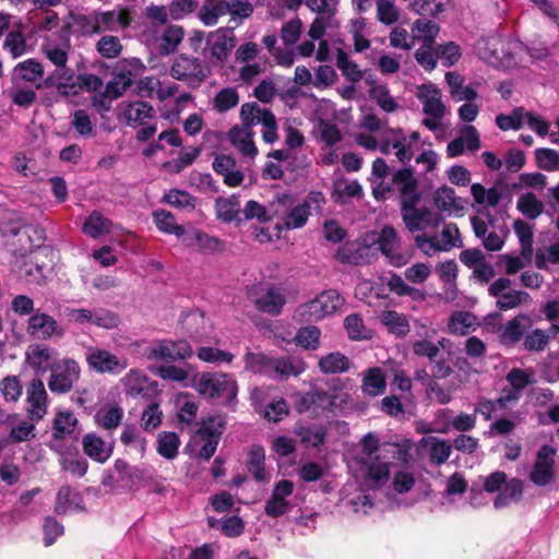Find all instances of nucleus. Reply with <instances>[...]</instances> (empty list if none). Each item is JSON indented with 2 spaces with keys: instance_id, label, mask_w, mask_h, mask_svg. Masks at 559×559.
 <instances>
[{
  "instance_id": "1",
  "label": "nucleus",
  "mask_w": 559,
  "mask_h": 559,
  "mask_svg": "<svg viewBox=\"0 0 559 559\" xmlns=\"http://www.w3.org/2000/svg\"><path fill=\"white\" fill-rule=\"evenodd\" d=\"M361 448L362 481L367 490L381 489L389 484L392 461L404 465L412 459L408 447L397 443L380 445L379 439L372 433L364 437Z\"/></svg>"
},
{
  "instance_id": "2",
  "label": "nucleus",
  "mask_w": 559,
  "mask_h": 559,
  "mask_svg": "<svg viewBox=\"0 0 559 559\" xmlns=\"http://www.w3.org/2000/svg\"><path fill=\"white\" fill-rule=\"evenodd\" d=\"M325 197L321 191H310L300 202L293 194L278 193L274 214L280 219L275 225V238L280 239L283 230L302 228L312 212H321Z\"/></svg>"
},
{
  "instance_id": "3",
  "label": "nucleus",
  "mask_w": 559,
  "mask_h": 559,
  "mask_svg": "<svg viewBox=\"0 0 559 559\" xmlns=\"http://www.w3.org/2000/svg\"><path fill=\"white\" fill-rule=\"evenodd\" d=\"M510 38L493 34L479 38L474 46L479 59L492 68L507 69L514 64L513 49L515 47Z\"/></svg>"
},
{
  "instance_id": "4",
  "label": "nucleus",
  "mask_w": 559,
  "mask_h": 559,
  "mask_svg": "<svg viewBox=\"0 0 559 559\" xmlns=\"http://www.w3.org/2000/svg\"><path fill=\"white\" fill-rule=\"evenodd\" d=\"M418 132H406L401 128H389L380 135L379 151L384 155H393L404 166L408 165L418 148Z\"/></svg>"
},
{
  "instance_id": "5",
  "label": "nucleus",
  "mask_w": 559,
  "mask_h": 559,
  "mask_svg": "<svg viewBox=\"0 0 559 559\" xmlns=\"http://www.w3.org/2000/svg\"><path fill=\"white\" fill-rule=\"evenodd\" d=\"M484 488L489 493H497L493 507L502 509L512 502H518L523 495V481L519 478H508L507 474L496 471L486 476Z\"/></svg>"
},
{
  "instance_id": "6",
  "label": "nucleus",
  "mask_w": 559,
  "mask_h": 559,
  "mask_svg": "<svg viewBox=\"0 0 559 559\" xmlns=\"http://www.w3.org/2000/svg\"><path fill=\"white\" fill-rule=\"evenodd\" d=\"M71 48L69 26L48 35L41 45L46 58L56 67L51 79H57V82H59V75L64 74V71H72L67 68Z\"/></svg>"
},
{
  "instance_id": "7",
  "label": "nucleus",
  "mask_w": 559,
  "mask_h": 559,
  "mask_svg": "<svg viewBox=\"0 0 559 559\" xmlns=\"http://www.w3.org/2000/svg\"><path fill=\"white\" fill-rule=\"evenodd\" d=\"M513 282L506 276L498 277L488 286V294L496 299L499 310L508 311L532 302L530 294L512 287Z\"/></svg>"
},
{
  "instance_id": "8",
  "label": "nucleus",
  "mask_w": 559,
  "mask_h": 559,
  "mask_svg": "<svg viewBox=\"0 0 559 559\" xmlns=\"http://www.w3.org/2000/svg\"><path fill=\"white\" fill-rule=\"evenodd\" d=\"M210 73L209 66L200 58L180 55L171 66L170 75L186 82L190 87H198L207 78Z\"/></svg>"
},
{
  "instance_id": "9",
  "label": "nucleus",
  "mask_w": 559,
  "mask_h": 559,
  "mask_svg": "<svg viewBox=\"0 0 559 559\" xmlns=\"http://www.w3.org/2000/svg\"><path fill=\"white\" fill-rule=\"evenodd\" d=\"M240 117L246 127L262 126V138L266 143L277 140V124L273 112L257 103H246L241 106Z\"/></svg>"
},
{
  "instance_id": "10",
  "label": "nucleus",
  "mask_w": 559,
  "mask_h": 559,
  "mask_svg": "<svg viewBox=\"0 0 559 559\" xmlns=\"http://www.w3.org/2000/svg\"><path fill=\"white\" fill-rule=\"evenodd\" d=\"M198 391L209 397H223L233 401L237 396L238 388L235 379L222 372L202 373L198 383Z\"/></svg>"
},
{
  "instance_id": "11",
  "label": "nucleus",
  "mask_w": 559,
  "mask_h": 559,
  "mask_svg": "<svg viewBox=\"0 0 559 559\" xmlns=\"http://www.w3.org/2000/svg\"><path fill=\"white\" fill-rule=\"evenodd\" d=\"M79 364L71 358L61 359L50 367L48 388L52 393L64 394L71 391L80 378Z\"/></svg>"
},
{
  "instance_id": "12",
  "label": "nucleus",
  "mask_w": 559,
  "mask_h": 559,
  "mask_svg": "<svg viewBox=\"0 0 559 559\" xmlns=\"http://www.w3.org/2000/svg\"><path fill=\"white\" fill-rule=\"evenodd\" d=\"M418 203H405L400 206L401 216L409 233L425 231L437 228L441 223V216L428 207H418Z\"/></svg>"
},
{
  "instance_id": "13",
  "label": "nucleus",
  "mask_w": 559,
  "mask_h": 559,
  "mask_svg": "<svg viewBox=\"0 0 559 559\" xmlns=\"http://www.w3.org/2000/svg\"><path fill=\"white\" fill-rule=\"evenodd\" d=\"M309 10L317 13L311 23L308 35L312 40H319L328 27L333 25V17L337 11L338 0H306Z\"/></svg>"
},
{
  "instance_id": "14",
  "label": "nucleus",
  "mask_w": 559,
  "mask_h": 559,
  "mask_svg": "<svg viewBox=\"0 0 559 559\" xmlns=\"http://www.w3.org/2000/svg\"><path fill=\"white\" fill-rule=\"evenodd\" d=\"M557 450L549 444L539 448L535 462L528 473V479L538 487L549 485L555 475V456Z\"/></svg>"
},
{
  "instance_id": "15",
  "label": "nucleus",
  "mask_w": 559,
  "mask_h": 559,
  "mask_svg": "<svg viewBox=\"0 0 559 559\" xmlns=\"http://www.w3.org/2000/svg\"><path fill=\"white\" fill-rule=\"evenodd\" d=\"M145 356L150 360L176 361L191 357L192 347L183 340L177 342L163 340L152 343L145 349Z\"/></svg>"
},
{
  "instance_id": "16",
  "label": "nucleus",
  "mask_w": 559,
  "mask_h": 559,
  "mask_svg": "<svg viewBox=\"0 0 559 559\" xmlns=\"http://www.w3.org/2000/svg\"><path fill=\"white\" fill-rule=\"evenodd\" d=\"M286 301V289L282 284L263 285L254 296L257 309L271 316H278Z\"/></svg>"
},
{
  "instance_id": "17",
  "label": "nucleus",
  "mask_w": 559,
  "mask_h": 559,
  "mask_svg": "<svg viewBox=\"0 0 559 559\" xmlns=\"http://www.w3.org/2000/svg\"><path fill=\"white\" fill-rule=\"evenodd\" d=\"M368 180L377 201H385L394 197L393 173L390 176V167L383 158L373 160Z\"/></svg>"
},
{
  "instance_id": "18",
  "label": "nucleus",
  "mask_w": 559,
  "mask_h": 559,
  "mask_svg": "<svg viewBox=\"0 0 559 559\" xmlns=\"http://www.w3.org/2000/svg\"><path fill=\"white\" fill-rule=\"evenodd\" d=\"M26 414L32 421H40L48 412L49 397L44 382L34 378L26 386Z\"/></svg>"
},
{
  "instance_id": "19",
  "label": "nucleus",
  "mask_w": 559,
  "mask_h": 559,
  "mask_svg": "<svg viewBox=\"0 0 559 559\" xmlns=\"http://www.w3.org/2000/svg\"><path fill=\"white\" fill-rule=\"evenodd\" d=\"M295 489L294 483L288 479L278 480L264 504V513L270 518H280L288 513L293 504L289 501Z\"/></svg>"
},
{
  "instance_id": "20",
  "label": "nucleus",
  "mask_w": 559,
  "mask_h": 559,
  "mask_svg": "<svg viewBox=\"0 0 559 559\" xmlns=\"http://www.w3.org/2000/svg\"><path fill=\"white\" fill-rule=\"evenodd\" d=\"M394 195L397 194L400 206L405 203H419L420 192L413 167H402L393 171Z\"/></svg>"
},
{
  "instance_id": "21",
  "label": "nucleus",
  "mask_w": 559,
  "mask_h": 559,
  "mask_svg": "<svg viewBox=\"0 0 559 559\" xmlns=\"http://www.w3.org/2000/svg\"><path fill=\"white\" fill-rule=\"evenodd\" d=\"M57 88L66 94H76L79 90L87 92H96L103 87L102 79L93 73H81L75 75L72 71H64L59 75V82L56 83Z\"/></svg>"
},
{
  "instance_id": "22",
  "label": "nucleus",
  "mask_w": 559,
  "mask_h": 559,
  "mask_svg": "<svg viewBox=\"0 0 559 559\" xmlns=\"http://www.w3.org/2000/svg\"><path fill=\"white\" fill-rule=\"evenodd\" d=\"M345 302L344 297L335 289L322 292L306 305L311 320L318 321L340 310Z\"/></svg>"
},
{
  "instance_id": "23",
  "label": "nucleus",
  "mask_w": 559,
  "mask_h": 559,
  "mask_svg": "<svg viewBox=\"0 0 559 559\" xmlns=\"http://www.w3.org/2000/svg\"><path fill=\"white\" fill-rule=\"evenodd\" d=\"M26 331L33 338L47 341L52 336H62L63 330L58 322L49 314L36 310L28 320Z\"/></svg>"
},
{
  "instance_id": "24",
  "label": "nucleus",
  "mask_w": 559,
  "mask_h": 559,
  "mask_svg": "<svg viewBox=\"0 0 559 559\" xmlns=\"http://www.w3.org/2000/svg\"><path fill=\"white\" fill-rule=\"evenodd\" d=\"M424 332H417L423 338L416 340L412 343V350L418 357H425L430 361H435L440 356L441 349L447 348L450 341L445 337L439 338L437 342L431 341V337L437 333L435 329L423 325Z\"/></svg>"
},
{
  "instance_id": "25",
  "label": "nucleus",
  "mask_w": 559,
  "mask_h": 559,
  "mask_svg": "<svg viewBox=\"0 0 559 559\" xmlns=\"http://www.w3.org/2000/svg\"><path fill=\"white\" fill-rule=\"evenodd\" d=\"M114 472L117 474V483L129 490H138L151 478L147 469L129 465L123 460H116Z\"/></svg>"
},
{
  "instance_id": "26",
  "label": "nucleus",
  "mask_w": 559,
  "mask_h": 559,
  "mask_svg": "<svg viewBox=\"0 0 559 559\" xmlns=\"http://www.w3.org/2000/svg\"><path fill=\"white\" fill-rule=\"evenodd\" d=\"M86 360L92 369L100 373H119L128 366L127 360L99 348H90Z\"/></svg>"
},
{
  "instance_id": "27",
  "label": "nucleus",
  "mask_w": 559,
  "mask_h": 559,
  "mask_svg": "<svg viewBox=\"0 0 559 559\" xmlns=\"http://www.w3.org/2000/svg\"><path fill=\"white\" fill-rule=\"evenodd\" d=\"M378 245L380 251L393 266L401 267L408 262L409 257L399 251L400 240L393 227L385 226L382 228L378 238Z\"/></svg>"
},
{
  "instance_id": "28",
  "label": "nucleus",
  "mask_w": 559,
  "mask_h": 559,
  "mask_svg": "<svg viewBox=\"0 0 559 559\" xmlns=\"http://www.w3.org/2000/svg\"><path fill=\"white\" fill-rule=\"evenodd\" d=\"M417 98L423 105L424 112L435 119L443 118L445 106L442 103L441 91L432 83L423 84L416 93Z\"/></svg>"
},
{
  "instance_id": "29",
  "label": "nucleus",
  "mask_w": 559,
  "mask_h": 559,
  "mask_svg": "<svg viewBox=\"0 0 559 559\" xmlns=\"http://www.w3.org/2000/svg\"><path fill=\"white\" fill-rule=\"evenodd\" d=\"M533 321L527 314H518L509 320L500 330L499 340L504 346L512 347L524 338V334L531 329Z\"/></svg>"
},
{
  "instance_id": "30",
  "label": "nucleus",
  "mask_w": 559,
  "mask_h": 559,
  "mask_svg": "<svg viewBox=\"0 0 559 559\" xmlns=\"http://www.w3.org/2000/svg\"><path fill=\"white\" fill-rule=\"evenodd\" d=\"M123 381L127 394L132 397L147 396L150 392L157 393V382L140 370L131 369Z\"/></svg>"
},
{
  "instance_id": "31",
  "label": "nucleus",
  "mask_w": 559,
  "mask_h": 559,
  "mask_svg": "<svg viewBox=\"0 0 559 559\" xmlns=\"http://www.w3.org/2000/svg\"><path fill=\"white\" fill-rule=\"evenodd\" d=\"M58 352L47 345L35 344L29 346L26 353V359L36 374H44L53 365Z\"/></svg>"
},
{
  "instance_id": "32",
  "label": "nucleus",
  "mask_w": 559,
  "mask_h": 559,
  "mask_svg": "<svg viewBox=\"0 0 559 559\" xmlns=\"http://www.w3.org/2000/svg\"><path fill=\"white\" fill-rule=\"evenodd\" d=\"M209 49L215 59L223 61L235 47V34L230 27L218 28L207 40Z\"/></svg>"
},
{
  "instance_id": "33",
  "label": "nucleus",
  "mask_w": 559,
  "mask_h": 559,
  "mask_svg": "<svg viewBox=\"0 0 559 559\" xmlns=\"http://www.w3.org/2000/svg\"><path fill=\"white\" fill-rule=\"evenodd\" d=\"M76 425L78 419L72 412H58L53 419L52 440L49 447L55 451H59L62 448L60 441L72 435Z\"/></svg>"
},
{
  "instance_id": "34",
  "label": "nucleus",
  "mask_w": 559,
  "mask_h": 559,
  "mask_svg": "<svg viewBox=\"0 0 559 559\" xmlns=\"http://www.w3.org/2000/svg\"><path fill=\"white\" fill-rule=\"evenodd\" d=\"M306 370L305 361L296 356L273 358L270 378L284 380L290 376L297 377Z\"/></svg>"
},
{
  "instance_id": "35",
  "label": "nucleus",
  "mask_w": 559,
  "mask_h": 559,
  "mask_svg": "<svg viewBox=\"0 0 559 559\" xmlns=\"http://www.w3.org/2000/svg\"><path fill=\"white\" fill-rule=\"evenodd\" d=\"M155 110L152 105L143 100H135L127 104L122 109V118L128 126L136 128L146 124L153 117Z\"/></svg>"
},
{
  "instance_id": "36",
  "label": "nucleus",
  "mask_w": 559,
  "mask_h": 559,
  "mask_svg": "<svg viewBox=\"0 0 559 559\" xmlns=\"http://www.w3.org/2000/svg\"><path fill=\"white\" fill-rule=\"evenodd\" d=\"M82 447L84 453L98 463H105L112 454V447L94 432L83 437Z\"/></svg>"
},
{
  "instance_id": "37",
  "label": "nucleus",
  "mask_w": 559,
  "mask_h": 559,
  "mask_svg": "<svg viewBox=\"0 0 559 559\" xmlns=\"http://www.w3.org/2000/svg\"><path fill=\"white\" fill-rule=\"evenodd\" d=\"M5 423L12 425V428L8 436V441L10 443H21L29 441L36 437V421H32L29 419L17 420V415L12 414L7 416Z\"/></svg>"
},
{
  "instance_id": "38",
  "label": "nucleus",
  "mask_w": 559,
  "mask_h": 559,
  "mask_svg": "<svg viewBox=\"0 0 559 559\" xmlns=\"http://www.w3.org/2000/svg\"><path fill=\"white\" fill-rule=\"evenodd\" d=\"M361 391L364 394L376 397L385 392V376L380 367L368 368L361 373Z\"/></svg>"
},
{
  "instance_id": "39",
  "label": "nucleus",
  "mask_w": 559,
  "mask_h": 559,
  "mask_svg": "<svg viewBox=\"0 0 559 559\" xmlns=\"http://www.w3.org/2000/svg\"><path fill=\"white\" fill-rule=\"evenodd\" d=\"M182 241L187 246H195L202 253H215L224 249V242L221 239L201 230H193L191 234L186 235Z\"/></svg>"
},
{
  "instance_id": "40",
  "label": "nucleus",
  "mask_w": 559,
  "mask_h": 559,
  "mask_svg": "<svg viewBox=\"0 0 559 559\" xmlns=\"http://www.w3.org/2000/svg\"><path fill=\"white\" fill-rule=\"evenodd\" d=\"M378 319L388 332L396 337L406 336L411 330L407 316L395 310H384Z\"/></svg>"
},
{
  "instance_id": "41",
  "label": "nucleus",
  "mask_w": 559,
  "mask_h": 559,
  "mask_svg": "<svg viewBox=\"0 0 559 559\" xmlns=\"http://www.w3.org/2000/svg\"><path fill=\"white\" fill-rule=\"evenodd\" d=\"M82 496L70 486H62L56 498L55 512L57 514H66L70 510H83Z\"/></svg>"
},
{
  "instance_id": "42",
  "label": "nucleus",
  "mask_w": 559,
  "mask_h": 559,
  "mask_svg": "<svg viewBox=\"0 0 559 559\" xmlns=\"http://www.w3.org/2000/svg\"><path fill=\"white\" fill-rule=\"evenodd\" d=\"M153 223L156 228L167 235H175L179 239L186 236V229L182 225L177 224L174 214L166 210H156L152 214Z\"/></svg>"
},
{
  "instance_id": "43",
  "label": "nucleus",
  "mask_w": 559,
  "mask_h": 559,
  "mask_svg": "<svg viewBox=\"0 0 559 559\" xmlns=\"http://www.w3.org/2000/svg\"><path fill=\"white\" fill-rule=\"evenodd\" d=\"M185 36L183 28L178 25L167 26L157 38V48L160 55L167 56L175 52Z\"/></svg>"
},
{
  "instance_id": "44",
  "label": "nucleus",
  "mask_w": 559,
  "mask_h": 559,
  "mask_svg": "<svg viewBox=\"0 0 559 559\" xmlns=\"http://www.w3.org/2000/svg\"><path fill=\"white\" fill-rule=\"evenodd\" d=\"M226 15L225 0H203L198 17L205 26H214L219 17Z\"/></svg>"
},
{
  "instance_id": "45",
  "label": "nucleus",
  "mask_w": 559,
  "mask_h": 559,
  "mask_svg": "<svg viewBox=\"0 0 559 559\" xmlns=\"http://www.w3.org/2000/svg\"><path fill=\"white\" fill-rule=\"evenodd\" d=\"M225 4L226 15L229 16V22L235 26L243 24L254 11V4L251 0H225Z\"/></svg>"
},
{
  "instance_id": "46",
  "label": "nucleus",
  "mask_w": 559,
  "mask_h": 559,
  "mask_svg": "<svg viewBox=\"0 0 559 559\" xmlns=\"http://www.w3.org/2000/svg\"><path fill=\"white\" fill-rule=\"evenodd\" d=\"M265 452L261 445H252L248 453L247 467L249 473L259 483L269 480V475L264 468Z\"/></svg>"
},
{
  "instance_id": "47",
  "label": "nucleus",
  "mask_w": 559,
  "mask_h": 559,
  "mask_svg": "<svg viewBox=\"0 0 559 559\" xmlns=\"http://www.w3.org/2000/svg\"><path fill=\"white\" fill-rule=\"evenodd\" d=\"M412 31L415 43L423 41V45H433L435 39L439 33V26L431 20L420 17L413 23Z\"/></svg>"
},
{
  "instance_id": "48",
  "label": "nucleus",
  "mask_w": 559,
  "mask_h": 559,
  "mask_svg": "<svg viewBox=\"0 0 559 559\" xmlns=\"http://www.w3.org/2000/svg\"><path fill=\"white\" fill-rule=\"evenodd\" d=\"M229 139L231 144L241 153V155L249 158L257 155L258 150L249 131L234 127L229 131Z\"/></svg>"
},
{
  "instance_id": "49",
  "label": "nucleus",
  "mask_w": 559,
  "mask_h": 559,
  "mask_svg": "<svg viewBox=\"0 0 559 559\" xmlns=\"http://www.w3.org/2000/svg\"><path fill=\"white\" fill-rule=\"evenodd\" d=\"M180 443V439L176 432L162 431L157 436V453L162 457L171 461L177 457Z\"/></svg>"
},
{
  "instance_id": "50",
  "label": "nucleus",
  "mask_w": 559,
  "mask_h": 559,
  "mask_svg": "<svg viewBox=\"0 0 559 559\" xmlns=\"http://www.w3.org/2000/svg\"><path fill=\"white\" fill-rule=\"evenodd\" d=\"M43 66L35 59H27L15 66L13 70V81L17 85L19 81L35 82L43 75Z\"/></svg>"
},
{
  "instance_id": "51",
  "label": "nucleus",
  "mask_w": 559,
  "mask_h": 559,
  "mask_svg": "<svg viewBox=\"0 0 559 559\" xmlns=\"http://www.w3.org/2000/svg\"><path fill=\"white\" fill-rule=\"evenodd\" d=\"M207 523L212 528H219L222 533L227 537H237L243 533L245 523L237 516H225L222 519H215L210 516Z\"/></svg>"
},
{
  "instance_id": "52",
  "label": "nucleus",
  "mask_w": 559,
  "mask_h": 559,
  "mask_svg": "<svg viewBox=\"0 0 559 559\" xmlns=\"http://www.w3.org/2000/svg\"><path fill=\"white\" fill-rule=\"evenodd\" d=\"M57 452L60 454L59 463L63 471L78 477H83L86 474L88 463L84 457L79 456L76 453L63 451L62 448Z\"/></svg>"
},
{
  "instance_id": "53",
  "label": "nucleus",
  "mask_w": 559,
  "mask_h": 559,
  "mask_svg": "<svg viewBox=\"0 0 559 559\" xmlns=\"http://www.w3.org/2000/svg\"><path fill=\"white\" fill-rule=\"evenodd\" d=\"M123 418V409L118 405H108L99 408L95 414V421L104 429L117 428Z\"/></svg>"
},
{
  "instance_id": "54",
  "label": "nucleus",
  "mask_w": 559,
  "mask_h": 559,
  "mask_svg": "<svg viewBox=\"0 0 559 559\" xmlns=\"http://www.w3.org/2000/svg\"><path fill=\"white\" fill-rule=\"evenodd\" d=\"M364 195L362 187L358 180H341L334 185L335 200L341 203H347L353 199H361Z\"/></svg>"
},
{
  "instance_id": "55",
  "label": "nucleus",
  "mask_w": 559,
  "mask_h": 559,
  "mask_svg": "<svg viewBox=\"0 0 559 559\" xmlns=\"http://www.w3.org/2000/svg\"><path fill=\"white\" fill-rule=\"evenodd\" d=\"M245 369L247 371L264 374L270 378L273 357H269L262 353H246L245 357Z\"/></svg>"
},
{
  "instance_id": "56",
  "label": "nucleus",
  "mask_w": 559,
  "mask_h": 559,
  "mask_svg": "<svg viewBox=\"0 0 559 559\" xmlns=\"http://www.w3.org/2000/svg\"><path fill=\"white\" fill-rule=\"evenodd\" d=\"M94 21L97 26L98 34L102 32H112L124 25V17L120 12L112 11H95Z\"/></svg>"
},
{
  "instance_id": "57",
  "label": "nucleus",
  "mask_w": 559,
  "mask_h": 559,
  "mask_svg": "<svg viewBox=\"0 0 559 559\" xmlns=\"http://www.w3.org/2000/svg\"><path fill=\"white\" fill-rule=\"evenodd\" d=\"M216 212L217 217L225 223L241 221L238 218L241 212L239 198L237 195H231L226 199L216 200Z\"/></svg>"
},
{
  "instance_id": "58",
  "label": "nucleus",
  "mask_w": 559,
  "mask_h": 559,
  "mask_svg": "<svg viewBox=\"0 0 559 559\" xmlns=\"http://www.w3.org/2000/svg\"><path fill=\"white\" fill-rule=\"evenodd\" d=\"M350 361L342 353H330L319 360V368L323 373H341L349 369Z\"/></svg>"
},
{
  "instance_id": "59",
  "label": "nucleus",
  "mask_w": 559,
  "mask_h": 559,
  "mask_svg": "<svg viewBox=\"0 0 559 559\" xmlns=\"http://www.w3.org/2000/svg\"><path fill=\"white\" fill-rule=\"evenodd\" d=\"M516 209L528 219H536L544 211V204L532 193H523L518 198Z\"/></svg>"
},
{
  "instance_id": "60",
  "label": "nucleus",
  "mask_w": 559,
  "mask_h": 559,
  "mask_svg": "<svg viewBox=\"0 0 559 559\" xmlns=\"http://www.w3.org/2000/svg\"><path fill=\"white\" fill-rule=\"evenodd\" d=\"M120 440L126 447L135 451L140 457L144 456L146 439L135 426H126L120 436Z\"/></svg>"
},
{
  "instance_id": "61",
  "label": "nucleus",
  "mask_w": 559,
  "mask_h": 559,
  "mask_svg": "<svg viewBox=\"0 0 559 559\" xmlns=\"http://www.w3.org/2000/svg\"><path fill=\"white\" fill-rule=\"evenodd\" d=\"M296 433L302 443L313 448H319L323 445L325 441L326 429L323 426L309 425L299 427L296 429Z\"/></svg>"
},
{
  "instance_id": "62",
  "label": "nucleus",
  "mask_w": 559,
  "mask_h": 559,
  "mask_svg": "<svg viewBox=\"0 0 559 559\" xmlns=\"http://www.w3.org/2000/svg\"><path fill=\"white\" fill-rule=\"evenodd\" d=\"M471 193L476 203L488 207L497 206L501 200V192L497 188L487 189L480 183H473Z\"/></svg>"
},
{
  "instance_id": "63",
  "label": "nucleus",
  "mask_w": 559,
  "mask_h": 559,
  "mask_svg": "<svg viewBox=\"0 0 559 559\" xmlns=\"http://www.w3.org/2000/svg\"><path fill=\"white\" fill-rule=\"evenodd\" d=\"M70 124L82 138L90 139L96 134L94 121L83 109H78L71 115Z\"/></svg>"
},
{
  "instance_id": "64",
  "label": "nucleus",
  "mask_w": 559,
  "mask_h": 559,
  "mask_svg": "<svg viewBox=\"0 0 559 559\" xmlns=\"http://www.w3.org/2000/svg\"><path fill=\"white\" fill-rule=\"evenodd\" d=\"M321 331L319 328L310 325L300 328L295 337V343L307 350H316L320 346Z\"/></svg>"
}]
</instances>
